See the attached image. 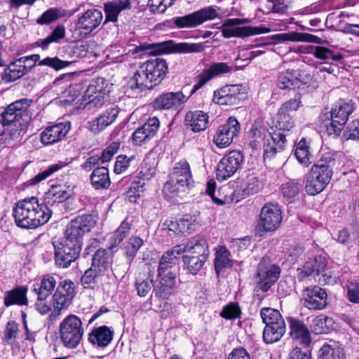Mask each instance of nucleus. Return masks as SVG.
Masks as SVG:
<instances>
[{
    "mask_svg": "<svg viewBox=\"0 0 359 359\" xmlns=\"http://www.w3.org/2000/svg\"><path fill=\"white\" fill-rule=\"evenodd\" d=\"M293 126L294 122L290 114L279 110L277 123L274 128L285 133V131H290Z\"/></svg>",
    "mask_w": 359,
    "mask_h": 359,
    "instance_id": "bf43d9fd",
    "label": "nucleus"
},
{
    "mask_svg": "<svg viewBox=\"0 0 359 359\" xmlns=\"http://www.w3.org/2000/svg\"><path fill=\"white\" fill-rule=\"evenodd\" d=\"M177 258V251L175 250V247L165 252L159 262L158 276L163 278L164 276H167L168 273H172L170 270L175 264Z\"/></svg>",
    "mask_w": 359,
    "mask_h": 359,
    "instance_id": "79ce46f5",
    "label": "nucleus"
},
{
    "mask_svg": "<svg viewBox=\"0 0 359 359\" xmlns=\"http://www.w3.org/2000/svg\"><path fill=\"white\" fill-rule=\"evenodd\" d=\"M232 67L225 62H216L204 69L196 77V83L194 84L190 95L194 94L196 90L202 88L207 82L221 74L229 73L232 70Z\"/></svg>",
    "mask_w": 359,
    "mask_h": 359,
    "instance_id": "6ab92c4d",
    "label": "nucleus"
},
{
    "mask_svg": "<svg viewBox=\"0 0 359 359\" xmlns=\"http://www.w3.org/2000/svg\"><path fill=\"white\" fill-rule=\"evenodd\" d=\"M217 6H208L191 14L172 18L175 25L179 29L196 27L205 21L215 19L219 16Z\"/></svg>",
    "mask_w": 359,
    "mask_h": 359,
    "instance_id": "0eeeda50",
    "label": "nucleus"
},
{
    "mask_svg": "<svg viewBox=\"0 0 359 359\" xmlns=\"http://www.w3.org/2000/svg\"><path fill=\"white\" fill-rule=\"evenodd\" d=\"M294 155L298 161L302 164L307 166L311 163L309 147L306 146L304 140H301L298 143Z\"/></svg>",
    "mask_w": 359,
    "mask_h": 359,
    "instance_id": "e2e57ef3",
    "label": "nucleus"
},
{
    "mask_svg": "<svg viewBox=\"0 0 359 359\" xmlns=\"http://www.w3.org/2000/svg\"><path fill=\"white\" fill-rule=\"evenodd\" d=\"M140 50H149L150 53H164L171 51L180 53H198L203 50V46L201 43H180L174 44L172 40L164 41L162 43H152L149 45H142L139 47Z\"/></svg>",
    "mask_w": 359,
    "mask_h": 359,
    "instance_id": "9b49d317",
    "label": "nucleus"
},
{
    "mask_svg": "<svg viewBox=\"0 0 359 359\" xmlns=\"http://www.w3.org/2000/svg\"><path fill=\"white\" fill-rule=\"evenodd\" d=\"M159 120L157 117L149 118L142 126L137 128L133 133L132 142L134 145L140 146L154 137L159 128Z\"/></svg>",
    "mask_w": 359,
    "mask_h": 359,
    "instance_id": "aec40b11",
    "label": "nucleus"
},
{
    "mask_svg": "<svg viewBox=\"0 0 359 359\" xmlns=\"http://www.w3.org/2000/svg\"><path fill=\"white\" fill-rule=\"evenodd\" d=\"M95 224V222L90 215L78 216L67 226L64 241L81 248L83 235L89 232Z\"/></svg>",
    "mask_w": 359,
    "mask_h": 359,
    "instance_id": "423d86ee",
    "label": "nucleus"
},
{
    "mask_svg": "<svg viewBox=\"0 0 359 359\" xmlns=\"http://www.w3.org/2000/svg\"><path fill=\"white\" fill-rule=\"evenodd\" d=\"M187 100V97L181 91L165 93L155 99L154 107L158 109H177Z\"/></svg>",
    "mask_w": 359,
    "mask_h": 359,
    "instance_id": "a878e982",
    "label": "nucleus"
},
{
    "mask_svg": "<svg viewBox=\"0 0 359 359\" xmlns=\"http://www.w3.org/2000/svg\"><path fill=\"white\" fill-rule=\"evenodd\" d=\"M246 97L239 85L226 86L215 91L213 101L222 105H238Z\"/></svg>",
    "mask_w": 359,
    "mask_h": 359,
    "instance_id": "4468645a",
    "label": "nucleus"
},
{
    "mask_svg": "<svg viewBox=\"0 0 359 359\" xmlns=\"http://www.w3.org/2000/svg\"><path fill=\"white\" fill-rule=\"evenodd\" d=\"M318 359H344V354L340 348H333L330 345H324L321 349Z\"/></svg>",
    "mask_w": 359,
    "mask_h": 359,
    "instance_id": "0e129e2a",
    "label": "nucleus"
},
{
    "mask_svg": "<svg viewBox=\"0 0 359 359\" xmlns=\"http://www.w3.org/2000/svg\"><path fill=\"white\" fill-rule=\"evenodd\" d=\"M231 266L229 251L225 248L221 247L215 253V269L217 274H219L224 269Z\"/></svg>",
    "mask_w": 359,
    "mask_h": 359,
    "instance_id": "603ef678",
    "label": "nucleus"
},
{
    "mask_svg": "<svg viewBox=\"0 0 359 359\" xmlns=\"http://www.w3.org/2000/svg\"><path fill=\"white\" fill-rule=\"evenodd\" d=\"M102 18V13L100 10L89 9L77 20L76 27L83 30L85 34H90L100 25Z\"/></svg>",
    "mask_w": 359,
    "mask_h": 359,
    "instance_id": "5701e85b",
    "label": "nucleus"
},
{
    "mask_svg": "<svg viewBox=\"0 0 359 359\" xmlns=\"http://www.w3.org/2000/svg\"><path fill=\"white\" fill-rule=\"evenodd\" d=\"M25 74L22 68L21 62L15 60L11 62L1 74V79L5 82L15 81Z\"/></svg>",
    "mask_w": 359,
    "mask_h": 359,
    "instance_id": "c03bdc74",
    "label": "nucleus"
},
{
    "mask_svg": "<svg viewBox=\"0 0 359 359\" xmlns=\"http://www.w3.org/2000/svg\"><path fill=\"white\" fill-rule=\"evenodd\" d=\"M327 268V260L323 256H316L309 258L303 265L302 269H298L300 272L298 274L299 278L303 279L308 276H316L322 274L325 276L323 273Z\"/></svg>",
    "mask_w": 359,
    "mask_h": 359,
    "instance_id": "393cba45",
    "label": "nucleus"
},
{
    "mask_svg": "<svg viewBox=\"0 0 359 359\" xmlns=\"http://www.w3.org/2000/svg\"><path fill=\"white\" fill-rule=\"evenodd\" d=\"M114 331L106 325L94 328L88 334V341L98 347H106L113 339Z\"/></svg>",
    "mask_w": 359,
    "mask_h": 359,
    "instance_id": "c756f323",
    "label": "nucleus"
},
{
    "mask_svg": "<svg viewBox=\"0 0 359 359\" xmlns=\"http://www.w3.org/2000/svg\"><path fill=\"white\" fill-rule=\"evenodd\" d=\"M285 323H279L274 325L265 326L263 331V340L266 344H272L279 341L285 333Z\"/></svg>",
    "mask_w": 359,
    "mask_h": 359,
    "instance_id": "ea45409f",
    "label": "nucleus"
},
{
    "mask_svg": "<svg viewBox=\"0 0 359 359\" xmlns=\"http://www.w3.org/2000/svg\"><path fill=\"white\" fill-rule=\"evenodd\" d=\"M243 156L239 151H231L219 162L216 176L218 181L222 182L231 177L241 168Z\"/></svg>",
    "mask_w": 359,
    "mask_h": 359,
    "instance_id": "f8f14e48",
    "label": "nucleus"
},
{
    "mask_svg": "<svg viewBox=\"0 0 359 359\" xmlns=\"http://www.w3.org/2000/svg\"><path fill=\"white\" fill-rule=\"evenodd\" d=\"M67 165V163H66L59 161L56 163L49 165L45 170L38 173L36 176L31 179L30 184L34 185L41 182V181L46 180L47 177L53 175L54 172L62 169Z\"/></svg>",
    "mask_w": 359,
    "mask_h": 359,
    "instance_id": "6e6d98bb",
    "label": "nucleus"
},
{
    "mask_svg": "<svg viewBox=\"0 0 359 359\" xmlns=\"http://www.w3.org/2000/svg\"><path fill=\"white\" fill-rule=\"evenodd\" d=\"M269 130V127L265 125L262 121H256L249 132V145L253 149H257L261 142H264Z\"/></svg>",
    "mask_w": 359,
    "mask_h": 359,
    "instance_id": "72a5a7b5",
    "label": "nucleus"
},
{
    "mask_svg": "<svg viewBox=\"0 0 359 359\" xmlns=\"http://www.w3.org/2000/svg\"><path fill=\"white\" fill-rule=\"evenodd\" d=\"M175 250L177 255L187 252L191 256L208 257L210 254L207 241L198 236L191 238L186 243L175 245Z\"/></svg>",
    "mask_w": 359,
    "mask_h": 359,
    "instance_id": "f3484780",
    "label": "nucleus"
},
{
    "mask_svg": "<svg viewBox=\"0 0 359 359\" xmlns=\"http://www.w3.org/2000/svg\"><path fill=\"white\" fill-rule=\"evenodd\" d=\"M158 283L154 286L152 293L158 299H168L172 294L176 283V274L170 273L167 276L158 277Z\"/></svg>",
    "mask_w": 359,
    "mask_h": 359,
    "instance_id": "cd10ccee",
    "label": "nucleus"
},
{
    "mask_svg": "<svg viewBox=\"0 0 359 359\" xmlns=\"http://www.w3.org/2000/svg\"><path fill=\"white\" fill-rule=\"evenodd\" d=\"M32 103V100L27 98L20 99L11 103L0 113L1 121L7 126L15 122L27 111Z\"/></svg>",
    "mask_w": 359,
    "mask_h": 359,
    "instance_id": "a211bd4d",
    "label": "nucleus"
},
{
    "mask_svg": "<svg viewBox=\"0 0 359 359\" xmlns=\"http://www.w3.org/2000/svg\"><path fill=\"white\" fill-rule=\"evenodd\" d=\"M120 109L117 105L111 104L107 107L98 117L88 122L89 130L95 134L102 131L113 123L117 118Z\"/></svg>",
    "mask_w": 359,
    "mask_h": 359,
    "instance_id": "412c9836",
    "label": "nucleus"
},
{
    "mask_svg": "<svg viewBox=\"0 0 359 359\" xmlns=\"http://www.w3.org/2000/svg\"><path fill=\"white\" fill-rule=\"evenodd\" d=\"M246 19L231 18L226 20L222 26L224 38L244 37L270 32V29L264 27H236L247 22Z\"/></svg>",
    "mask_w": 359,
    "mask_h": 359,
    "instance_id": "6e6552de",
    "label": "nucleus"
},
{
    "mask_svg": "<svg viewBox=\"0 0 359 359\" xmlns=\"http://www.w3.org/2000/svg\"><path fill=\"white\" fill-rule=\"evenodd\" d=\"M299 83V80L294 70L281 72L277 79V86L282 90L294 88Z\"/></svg>",
    "mask_w": 359,
    "mask_h": 359,
    "instance_id": "a18cd8bd",
    "label": "nucleus"
},
{
    "mask_svg": "<svg viewBox=\"0 0 359 359\" xmlns=\"http://www.w3.org/2000/svg\"><path fill=\"white\" fill-rule=\"evenodd\" d=\"M264 142V158H271L285 147L286 134L270 126Z\"/></svg>",
    "mask_w": 359,
    "mask_h": 359,
    "instance_id": "dca6fc26",
    "label": "nucleus"
},
{
    "mask_svg": "<svg viewBox=\"0 0 359 359\" xmlns=\"http://www.w3.org/2000/svg\"><path fill=\"white\" fill-rule=\"evenodd\" d=\"M344 120L345 119L343 118L338 120L331 115V121L325 125L327 134L329 135H333L334 137H338L345 125Z\"/></svg>",
    "mask_w": 359,
    "mask_h": 359,
    "instance_id": "338daca9",
    "label": "nucleus"
},
{
    "mask_svg": "<svg viewBox=\"0 0 359 359\" xmlns=\"http://www.w3.org/2000/svg\"><path fill=\"white\" fill-rule=\"evenodd\" d=\"M104 81L105 80L103 78H99L95 81H93V82L88 86V88L85 91L84 100L87 101L88 100L90 99V97L96 96V95L100 92L104 90Z\"/></svg>",
    "mask_w": 359,
    "mask_h": 359,
    "instance_id": "69168bd1",
    "label": "nucleus"
},
{
    "mask_svg": "<svg viewBox=\"0 0 359 359\" xmlns=\"http://www.w3.org/2000/svg\"><path fill=\"white\" fill-rule=\"evenodd\" d=\"M280 273V269L278 266L271 263L269 258H262L257 270V287L262 292H267L278 280Z\"/></svg>",
    "mask_w": 359,
    "mask_h": 359,
    "instance_id": "1a4fd4ad",
    "label": "nucleus"
},
{
    "mask_svg": "<svg viewBox=\"0 0 359 359\" xmlns=\"http://www.w3.org/2000/svg\"><path fill=\"white\" fill-rule=\"evenodd\" d=\"M290 326V334L299 344L308 346L311 343L310 333L304 323L293 318L287 319Z\"/></svg>",
    "mask_w": 359,
    "mask_h": 359,
    "instance_id": "c85d7f7f",
    "label": "nucleus"
},
{
    "mask_svg": "<svg viewBox=\"0 0 359 359\" xmlns=\"http://www.w3.org/2000/svg\"><path fill=\"white\" fill-rule=\"evenodd\" d=\"M72 194V190L65 185H53L46 194V204L48 205L62 203L69 198Z\"/></svg>",
    "mask_w": 359,
    "mask_h": 359,
    "instance_id": "f704fd0d",
    "label": "nucleus"
},
{
    "mask_svg": "<svg viewBox=\"0 0 359 359\" xmlns=\"http://www.w3.org/2000/svg\"><path fill=\"white\" fill-rule=\"evenodd\" d=\"M65 36V28L63 25H57L46 38L36 42L38 46L45 50L51 43H57Z\"/></svg>",
    "mask_w": 359,
    "mask_h": 359,
    "instance_id": "3c124183",
    "label": "nucleus"
},
{
    "mask_svg": "<svg viewBox=\"0 0 359 359\" xmlns=\"http://www.w3.org/2000/svg\"><path fill=\"white\" fill-rule=\"evenodd\" d=\"M52 210L44 203H39L36 197L19 201L13 210L16 225L22 229H36L47 223Z\"/></svg>",
    "mask_w": 359,
    "mask_h": 359,
    "instance_id": "f257e3e1",
    "label": "nucleus"
},
{
    "mask_svg": "<svg viewBox=\"0 0 359 359\" xmlns=\"http://www.w3.org/2000/svg\"><path fill=\"white\" fill-rule=\"evenodd\" d=\"M241 131V125L234 116H230L226 123L220 126L214 137L213 142L219 147H226L237 137Z\"/></svg>",
    "mask_w": 359,
    "mask_h": 359,
    "instance_id": "ddd939ff",
    "label": "nucleus"
},
{
    "mask_svg": "<svg viewBox=\"0 0 359 359\" xmlns=\"http://www.w3.org/2000/svg\"><path fill=\"white\" fill-rule=\"evenodd\" d=\"M70 130V123H59L47 127L41 133V142L44 145H49L62 140Z\"/></svg>",
    "mask_w": 359,
    "mask_h": 359,
    "instance_id": "b1692460",
    "label": "nucleus"
},
{
    "mask_svg": "<svg viewBox=\"0 0 359 359\" xmlns=\"http://www.w3.org/2000/svg\"><path fill=\"white\" fill-rule=\"evenodd\" d=\"M83 333L82 322L76 315L70 314L60 323V338L67 348H76L79 344Z\"/></svg>",
    "mask_w": 359,
    "mask_h": 359,
    "instance_id": "39448f33",
    "label": "nucleus"
},
{
    "mask_svg": "<svg viewBox=\"0 0 359 359\" xmlns=\"http://www.w3.org/2000/svg\"><path fill=\"white\" fill-rule=\"evenodd\" d=\"M78 258L75 257L74 252L72 255L67 252L55 250V262L57 266L60 268H67L71 264L75 262Z\"/></svg>",
    "mask_w": 359,
    "mask_h": 359,
    "instance_id": "680f3d73",
    "label": "nucleus"
},
{
    "mask_svg": "<svg viewBox=\"0 0 359 359\" xmlns=\"http://www.w3.org/2000/svg\"><path fill=\"white\" fill-rule=\"evenodd\" d=\"M332 323V318L320 315L313 319L310 326L313 332L316 334H321L329 332Z\"/></svg>",
    "mask_w": 359,
    "mask_h": 359,
    "instance_id": "864d4df0",
    "label": "nucleus"
},
{
    "mask_svg": "<svg viewBox=\"0 0 359 359\" xmlns=\"http://www.w3.org/2000/svg\"><path fill=\"white\" fill-rule=\"evenodd\" d=\"M180 233L191 234L201 226V219L198 215H185L178 220Z\"/></svg>",
    "mask_w": 359,
    "mask_h": 359,
    "instance_id": "09e8293b",
    "label": "nucleus"
},
{
    "mask_svg": "<svg viewBox=\"0 0 359 359\" xmlns=\"http://www.w3.org/2000/svg\"><path fill=\"white\" fill-rule=\"evenodd\" d=\"M169 177L173 178V180H175L176 182H179L185 185L189 189L193 183L190 165L186 161L177 163Z\"/></svg>",
    "mask_w": 359,
    "mask_h": 359,
    "instance_id": "7c9ffc66",
    "label": "nucleus"
},
{
    "mask_svg": "<svg viewBox=\"0 0 359 359\" xmlns=\"http://www.w3.org/2000/svg\"><path fill=\"white\" fill-rule=\"evenodd\" d=\"M282 219V213L278 205L268 203L261 209L257 226L262 231H273L280 226Z\"/></svg>",
    "mask_w": 359,
    "mask_h": 359,
    "instance_id": "9d476101",
    "label": "nucleus"
},
{
    "mask_svg": "<svg viewBox=\"0 0 359 359\" xmlns=\"http://www.w3.org/2000/svg\"><path fill=\"white\" fill-rule=\"evenodd\" d=\"M27 288L25 287H17L5 293L4 304L10 306L13 304L27 305Z\"/></svg>",
    "mask_w": 359,
    "mask_h": 359,
    "instance_id": "58836bf2",
    "label": "nucleus"
},
{
    "mask_svg": "<svg viewBox=\"0 0 359 359\" xmlns=\"http://www.w3.org/2000/svg\"><path fill=\"white\" fill-rule=\"evenodd\" d=\"M130 226L128 222H123L120 226L113 233L111 237V244L109 246L110 249L118 246L126 237L129 233Z\"/></svg>",
    "mask_w": 359,
    "mask_h": 359,
    "instance_id": "4d7b16f0",
    "label": "nucleus"
},
{
    "mask_svg": "<svg viewBox=\"0 0 359 359\" xmlns=\"http://www.w3.org/2000/svg\"><path fill=\"white\" fill-rule=\"evenodd\" d=\"M57 281L53 276L45 275L42 277L38 287L34 288V292L39 297H48L55 287Z\"/></svg>",
    "mask_w": 359,
    "mask_h": 359,
    "instance_id": "49530a36",
    "label": "nucleus"
},
{
    "mask_svg": "<svg viewBox=\"0 0 359 359\" xmlns=\"http://www.w3.org/2000/svg\"><path fill=\"white\" fill-rule=\"evenodd\" d=\"M154 286V271L148 266L142 273L136 277L135 288L137 294L146 297Z\"/></svg>",
    "mask_w": 359,
    "mask_h": 359,
    "instance_id": "473e14b6",
    "label": "nucleus"
},
{
    "mask_svg": "<svg viewBox=\"0 0 359 359\" xmlns=\"http://www.w3.org/2000/svg\"><path fill=\"white\" fill-rule=\"evenodd\" d=\"M91 184L95 189H106L111 184L109 170L107 167H97L90 175Z\"/></svg>",
    "mask_w": 359,
    "mask_h": 359,
    "instance_id": "4c0bfd02",
    "label": "nucleus"
},
{
    "mask_svg": "<svg viewBox=\"0 0 359 359\" xmlns=\"http://www.w3.org/2000/svg\"><path fill=\"white\" fill-rule=\"evenodd\" d=\"M343 137L346 140H353L359 142V120H355L348 125Z\"/></svg>",
    "mask_w": 359,
    "mask_h": 359,
    "instance_id": "774afa93",
    "label": "nucleus"
},
{
    "mask_svg": "<svg viewBox=\"0 0 359 359\" xmlns=\"http://www.w3.org/2000/svg\"><path fill=\"white\" fill-rule=\"evenodd\" d=\"M304 305L309 309L320 310L327 305V292L318 286L307 287L304 291Z\"/></svg>",
    "mask_w": 359,
    "mask_h": 359,
    "instance_id": "4be33fe9",
    "label": "nucleus"
},
{
    "mask_svg": "<svg viewBox=\"0 0 359 359\" xmlns=\"http://www.w3.org/2000/svg\"><path fill=\"white\" fill-rule=\"evenodd\" d=\"M263 187L262 182L257 176L249 175L247 176L241 189L235 190L232 194V201L238 203L241 199L258 193Z\"/></svg>",
    "mask_w": 359,
    "mask_h": 359,
    "instance_id": "bb28decb",
    "label": "nucleus"
},
{
    "mask_svg": "<svg viewBox=\"0 0 359 359\" xmlns=\"http://www.w3.org/2000/svg\"><path fill=\"white\" fill-rule=\"evenodd\" d=\"M331 158L320 159L307 174L305 190L309 195L315 196L324 190L332 175Z\"/></svg>",
    "mask_w": 359,
    "mask_h": 359,
    "instance_id": "7ed1b4c3",
    "label": "nucleus"
},
{
    "mask_svg": "<svg viewBox=\"0 0 359 359\" xmlns=\"http://www.w3.org/2000/svg\"><path fill=\"white\" fill-rule=\"evenodd\" d=\"M18 60L21 62L22 68L24 69L25 74L29 72L36 65L37 62L38 65L48 66L57 71L67 67L72 64V62L62 60L57 57H47L43 60H40V55L38 54H34L27 57H22L18 59Z\"/></svg>",
    "mask_w": 359,
    "mask_h": 359,
    "instance_id": "2eb2a0df",
    "label": "nucleus"
},
{
    "mask_svg": "<svg viewBox=\"0 0 359 359\" xmlns=\"http://www.w3.org/2000/svg\"><path fill=\"white\" fill-rule=\"evenodd\" d=\"M111 259L105 249L100 248L96 250L92 258L91 266L98 271V273H104L111 266Z\"/></svg>",
    "mask_w": 359,
    "mask_h": 359,
    "instance_id": "e433bc0d",
    "label": "nucleus"
},
{
    "mask_svg": "<svg viewBox=\"0 0 359 359\" xmlns=\"http://www.w3.org/2000/svg\"><path fill=\"white\" fill-rule=\"evenodd\" d=\"M74 12V11H67L62 8H51L44 12L41 18L37 19V22L41 25L49 24L58 18L70 17Z\"/></svg>",
    "mask_w": 359,
    "mask_h": 359,
    "instance_id": "37998d69",
    "label": "nucleus"
},
{
    "mask_svg": "<svg viewBox=\"0 0 359 359\" xmlns=\"http://www.w3.org/2000/svg\"><path fill=\"white\" fill-rule=\"evenodd\" d=\"M143 243V240L138 236H132L129 238L125 245V255L129 264L133 262Z\"/></svg>",
    "mask_w": 359,
    "mask_h": 359,
    "instance_id": "5fc2aeb1",
    "label": "nucleus"
},
{
    "mask_svg": "<svg viewBox=\"0 0 359 359\" xmlns=\"http://www.w3.org/2000/svg\"><path fill=\"white\" fill-rule=\"evenodd\" d=\"M131 2L130 0H113L104 4L105 12V21L115 22L118 20V14L124 10L130 9Z\"/></svg>",
    "mask_w": 359,
    "mask_h": 359,
    "instance_id": "2f4dec72",
    "label": "nucleus"
},
{
    "mask_svg": "<svg viewBox=\"0 0 359 359\" xmlns=\"http://www.w3.org/2000/svg\"><path fill=\"white\" fill-rule=\"evenodd\" d=\"M168 70L167 62L163 58L156 57L149 60L140 66L134 76L128 81V86L138 92L152 89L161 82Z\"/></svg>",
    "mask_w": 359,
    "mask_h": 359,
    "instance_id": "f03ea898",
    "label": "nucleus"
},
{
    "mask_svg": "<svg viewBox=\"0 0 359 359\" xmlns=\"http://www.w3.org/2000/svg\"><path fill=\"white\" fill-rule=\"evenodd\" d=\"M102 276H103V274L98 273L96 269L90 266L82 276L81 280V284L85 288H93L100 277Z\"/></svg>",
    "mask_w": 359,
    "mask_h": 359,
    "instance_id": "13d9d810",
    "label": "nucleus"
},
{
    "mask_svg": "<svg viewBox=\"0 0 359 359\" xmlns=\"http://www.w3.org/2000/svg\"><path fill=\"white\" fill-rule=\"evenodd\" d=\"M260 315L266 326L276 325L278 322L285 323L282 315L277 309L269 307L263 308L260 311Z\"/></svg>",
    "mask_w": 359,
    "mask_h": 359,
    "instance_id": "8fccbe9b",
    "label": "nucleus"
},
{
    "mask_svg": "<svg viewBox=\"0 0 359 359\" xmlns=\"http://www.w3.org/2000/svg\"><path fill=\"white\" fill-rule=\"evenodd\" d=\"M187 126L194 132L204 130L208 124V116L202 111H189L185 116Z\"/></svg>",
    "mask_w": 359,
    "mask_h": 359,
    "instance_id": "c9c22d12",
    "label": "nucleus"
},
{
    "mask_svg": "<svg viewBox=\"0 0 359 359\" xmlns=\"http://www.w3.org/2000/svg\"><path fill=\"white\" fill-rule=\"evenodd\" d=\"M189 188L180 182H176L173 178L169 177V180L164 184L163 188V194L167 200H172L177 197H180L182 194L185 193Z\"/></svg>",
    "mask_w": 359,
    "mask_h": 359,
    "instance_id": "a19ab883",
    "label": "nucleus"
},
{
    "mask_svg": "<svg viewBox=\"0 0 359 359\" xmlns=\"http://www.w3.org/2000/svg\"><path fill=\"white\" fill-rule=\"evenodd\" d=\"M353 105L351 103L345 102L343 104L336 105L334 109L331 111V115L334 118H343L344 120V124L347 122L348 116L353 111Z\"/></svg>",
    "mask_w": 359,
    "mask_h": 359,
    "instance_id": "052dcab7",
    "label": "nucleus"
},
{
    "mask_svg": "<svg viewBox=\"0 0 359 359\" xmlns=\"http://www.w3.org/2000/svg\"><path fill=\"white\" fill-rule=\"evenodd\" d=\"M75 296L74 284L69 280L61 281L52 297V311L49 320L54 322L58 319L62 311L67 309Z\"/></svg>",
    "mask_w": 359,
    "mask_h": 359,
    "instance_id": "20e7f679",
    "label": "nucleus"
},
{
    "mask_svg": "<svg viewBox=\"0 0 359 359\" xmlns=\"http://www.w3.org/2000/svg\"><path fill=\"white\" fill-rule=\"evenodd\" d=\"M184 268L193 275H196L204 266L208 257L203 256H191L185 255L182 257Z\"/></svg>",
    "mask_w": 359,
    "mask_h": 359,
    "instance_id": "de8ad7c7",
    "label": "nucleus"
}]
</instances>
